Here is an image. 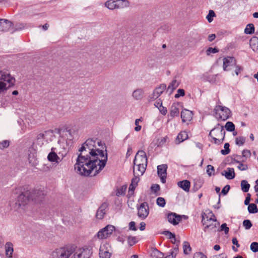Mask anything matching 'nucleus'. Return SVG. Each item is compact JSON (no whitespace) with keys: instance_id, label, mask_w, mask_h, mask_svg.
Instances as JSON below:
<instances>
[{"instance_id":"1","label":"nucleus","mask_w":258,"mask_h":258,"mask_svg":"<svg viewBox=\"0 0 258 258\" xmlns=\"http://www.w3.org/2000/svg\"><path fill=\"white\" fill-rule=\"evenodd\" d=\"M75 164L76 172L82 175L95 176L105 166L107 160L105 145L99 140L89 139L79 150Z\"/></svg>"},{"instance_id":"2","label":"nucleus","mask_w":258,"mask_h":258,"mask_svg":"<svg viewBox=\"0 0 258 258\" xmlns=\"http://www.w3.org/2000/svg\"><path fill=\"white\" fill-rule=\"evenodd\" d=\"M43 193L38 189L27 190L21 192L17 198V202L13 205L15 210L19 209L21 206L27 204L29 200H37L42 198Z\"/></svg>"},{"instance_id":"3","label":"nucleus","mask_w":258,"mask_h":258,"mask_svg":"<svg viewBox=\"0 0 258 258\" xmlns=\"http://www.w3.org/2000/svg\"><path fill=\"white\" fill-rule=\"evenodd\" d=\"M76 246L68 244L54 249L51 254V258H69L75 250Z\"/></svg>"},{"instance_id":"4","label":"nucleus","mask_w":258,"mask_h":258,"mask_svg":"<svg viewBox=\"0 0 258 258\" xmlns=\"http://www.w3.org/2000/svg\"><path fill=\"white\" fill-rule=\"evenodd\" d=\"M15 82V78L8 71H0V94L13 86Z\"/></svg>"},{"instance_id":"5","label":"nucleus","mask_w":258,"mask_h":258,"mask_svg":"<svg viewBox=\"0 0 258 258\" xmlns=\"http://www.w3.org/2000/svg\"><path fill=\"white\" fill-rule=\"evenodd\" d=\"M202 222L205 226L204 230L205 231L209 230L216 231V229L219 225L215 216L211 212L202 214Z\"/></svg>"},{"instance_id":"6","label":"nucleus","mask_w":258,"mask_h":258,"mask_svg":"<svg viewBox=\"0 0 258 258\" xmlns=\"http://www.w3.org/2000/svg\"><path fill=\"white\" fill-rule=\"evenodd\" d=\"M225 131L223 127H215L210 132L209 135L213 139L215 144H221L224 139Z\"/></svg>"},{"instance_id":"7","label":"nucleus","mask_w":258,"mask_h":258,"mask_svg":"<svg viewBox=\"0 0 258 258\" xmlns=\"http://www.w3.org/2000/svg\"><path fill=\"white\" fill-rule=\"evenodd\" d=\"M215 110V116L218 120H226L231 115L229 109L222 105H217Z\"/></svg>"},{"instance_id":"8","label":"nucleus","mask_w":258,"mask_h":258,"mask_svg":"<svg viewBox=\"0 0 258 258\" xmlns=\"http://www.w3.org/2000/svg\"><path fill=\"white\" fill-rule=\"evenodd\" d=\"M73 253L71 258H90L92 252L90 248L84 247L77 250L76 248Z\"/></svg>"},{"instance_id":"9","label":"nucleus","mask_w":258,"mask_h":258,"mask_svg":"<svg viewBox=\"0 0 258 258\" xmlns=\"http://www.w3.org/2000/svg\"><path fill=\"white\" fill-rule=\"evenodd\" d=\"M126 189L127 185L126 184H123L120 186H116V187L115 195L118 198L115 199V204L118 207V209H120L121 206L122 199L121 197H123L125 195Z\"/></svg>"},{"instance_id":"10","label":"nucleus","mask_w":258,"mask_h":258,"mask_svg":"<svg viewBox=\"0 0 258 258\" xmlns=\"http://www.w3.org/2000/svg\"><path fill=\"white\" fill-rule=\"evenodd\" d=\"M113 233V225H107L101 229L97 233L96 236L99 239H106L111 236Z\"/></svg>"},{"instance_id":"11","label":"nucleus","mask_w":258,"mask_h":258,"mask_svg":"<svg viewBox=\"0 0 258 258\" xmlns=\"http://www.w3.org/2000/svg\"><path fill=\"white\" fill-rule=\"evenodd\" d=\"M112 251L113 250L111 244L105 243L100 246V258H110Z\"/></svg>"},{"instance_id":"12","label":"nucleus","mask_w":258,"mask_h":258,"mask_svg":"<svg viewBox=\"0 0 258 258\" xmlns=\"http://www.w3.org/2000/svg\"><path fill=\"white\" fill-rule=\"evenodd\" d=\"M134 163L135 165H147V158L144 151H139L138 152L135 156Z\"/></svg>"},{"instance_id":"13","label":"nucleus","mask_w":258,"mask_h":258,"mask_svg":"<svg viewBox=\"0 0 258 258\" xmlns=\"http://www.w3.org/2000/svg\"><path fill=\"white\" fill-rule=\"evenodd\" d=\"M236 60L233 57L227 56L223 59V69L225 71H229L236 66Z\"/></svg>"},{"instance_id":"14","label":"nucleus","mask_w":258,"mask_h":258,"mask_svg":"<svg viewBox=\"0 0 258 258\" xmlns=\"http://www.w3.org/2000/svg\"><path fill=\"white\" fill-rule=\"evenodd\" d=\"M149 210L147 203H142L138 208V216L142 219H145L149 215Z\"/></svg>"},{"instance_id":"15","label":"nucleus","mask_w":258,"mask_h":258,"mask_svg":"<svg viewBox=\"0 0 258 258\" xmlns=\"http://www.w3.org/2000/svg\"><path fill=\"white\" fill-rule=\"evenodd\" d=\"M167 169V166L166 164H162L157 167L158 176L160 177L161 182L163 183L166 182Z\"/></svg>"},{"instance_id":"16","label":"nucleus","mask_w":258,"mask_h":258,"mask_svg":"<svg viewBox=\"0 0 258 258\" xmlns=\"http://www.w3.org/2000/svg\"><path fill=\"white\" fill-rule=\"evenodd\" d=\"M181 104L179 102H174L171 106L169 116L172 118L177 116L179 114V111L181 108Z\"/></svg>"},{"instance_id":"17","label":"nucleus","mask_w":258,"mask_h":258,"mask_svg":"<svg viewBox=\"0 0 258 258\" xmlns=\"http://www.w3.org/2000/svg\"><path fill=\"white\" fill-rule=\"evenodd\" d=\"M12 26V23L6 19H0V31H9Z\"/></svg>"},{"instance_id":"18","label":"nucleus","mask_w":258,"mask_h":258,"mask_svg":"<svg viewBox=\"0 0 258 258\" xmlns=\"http://www.w3.org/2000/svg\"><path fill=\"white\" fill-rule=\"evenodd\" d=\"M181 118L182 122H188L192 118V112L189 110L184 109L181 112Z\"/></svg>"},{"instance_id":"19","label":"nucleus","mask_w":258,"mask_h":258,"mask_svg":"<svg viewBox=\"0 0 258 258\" xmlns=\"http://www.w3.org/2000/svg\"><path fill=\"white\" fill-rule=\"evenodd\" d=\"M108 205L106 203L102 204L98 209L96 217L98 219H102L103 218L104 215L106 213V209H107Z\"/></svg>"},{"instance_id":"20","label":"nucleus","mask_w":258,"mask_h":258,"mask_svg":"<svg viewBox=\"0 0 258 258\" xmlns=\"http://www.w3.org/2000/svg\"><path fill=\"white\" fill-rule=\"evenodd\" d=\"M129 5L127 0H114V9H123L128 7Z\"/></svg>"},{"instance_id":"21","label":"nucleus","mask_w":258,"mask_h":258,"mask_svg":"<svg viewBox=\"0 0 258 258\" xmlns=\"http://www.w3.org/2000/svg\"><path fill=\"white\" fill-rule=\"evenodd\" d=\"M167 219L169 222L173 225L178 224L179 221L181 220V218L179 216H178L176 214L172 213L168 215Z\"/></svg>"},{"instance_id":"22","label":"nucleus","mask_w":258,"mask_h":258,"mask_svg":"<svg viewBox=\"0 0 258 258\" xmlns=\"http://www.w3.org/2000/svg\"><path fill=\"white\" fill-rule=\"evenodd\" d=\"M165 89L166 85L163 84L160 85L159 87L156 88L154 90L151 98L153 99H157L162 94Z\"/></svg>"},{"instance_id":"23","label":"nucleus","mask_w":258,"mask_h":258,"mask_svg":"<svg viewBox=\"0 0 258 258\" xmlns=\"http://www.w3.org/2000/svg\"><path fill=\"white\" fill-rule=\"evenodd\" d=\"M147 165H135L134 168V173L135 175L141 176L145 172Z\"/></svg>"},{"instance_id":"24","label":"nucleus","mask_w":258,"mask_h":258,"mask_svg":"<svg viewBox=\"0 0 258 258\" xmlns=\"http://www.w3.org/2000/svg\"><path fill=\"white\" fill-rule=\"evenodd\" d=\"M132 96L135 100H141L144 97V91L142 89H137L133 91L132 93Z\"/></svg>"},{"instance_id":"25","label":"nucleus","mask_w":258,"mask_h":258,"mask_svg":"<svg viewBox=\"0 0 258 258\" xmlns=\"http://www.w3.org/2000/svg\"><path fill=\"white\" fill-rule=\"evenodd\" d=\"M54 150V148H52L51 152L47 156V159L50 162H55L56 163H58L59 162V158Z\"/></svg>"},{"instance_id":"26","label":"nucleus","mask_w":258,"mask_h":258,"mask_svg":"<svg viewBox=\"0 0 258 258\" xmlns=\"http://www.w3.org/2000/svg\"><path fill=\"white\" fill-rule=\"evenodd\" d=\"M6 255L8 257H12L14 251L13 244L11 242H7L5 244Z\"/></svg>"},{"instance_id":"27","label":"nucleus","mask_w":258,"mask_h":258,"mask_svg":"<svg viewBox=\"0 0 258 258\" xmlns=\"http://www.w3.org/2000/svg\"><path fill=\"white\" fill-rule=\"evenodd\" d=\"M227 179H232L235 177V172L234 168H227V169L222 173Z\"/></svg>"},{"instance_id":"28","label":"nucleus","mask_w":258,"mask_h":258,"mask_svg":"<svg viewBox=\"0 0 258 258\" xmlns=\"http://www.w3.org/2000/svg\"><path fill=\"white\" fill-rule=\"evenodd\" d=\"M178 186L185 191H188L190 187V183L187 180H183L177 183Z\"/></svg>"},{"instance_id":"29","label":"nucleus","mask_w":258,"mask_h":258,"mask_svg":"<svg viewBox=\"0 0 258 258\" xmlns=\"http://www.w3.org/2000/svg\"><path fill=\"white\" fill-rule=\"evenodd\" d=\"M188 138L187 133L185 131L179 133L176 139V143L180 144V143L186 140Z\"/></svg>"},{"instance_id":"30","label":"nucleus","mask_w":258,"mask_h":258,"mask_svg":"<svg viewBox=\"0 0 258 258\" xmlns=\"http://www.w3.org/2000/svg\"><path fill=\"white\" fill-rule=\"evenodd\" d=\"M249 44L250 47L254 51H258V37H252L250 40Z\"/></svg>"},{"instance_id":"31","label":"nucleus","mask_w":258,"mask_h":258,"mask_svg":"<svg viewBox=\"0 0 258 258\" xmlns=\"http://www.w3.org/2000/svg\"><path fill=\"white\" fill-rule=\"evenodd\" d=\"M44 132L37 134L36 140V143L40 147L44 144L43 141H45Z\"/></svg>"},{"instance_id":"32","label":"nucleus","mask_w":258,"mask_h":258,"mask_svg":"<svg viewBox=\"0 0 258 258\" xmlns=\"http://www.w3.org/2000/svg\"><path fill=\"white\" fill-rule=\"evenodd\" d=\"M139 176L135 175V177L132 179V183L129 187L130 190H134L135 189L140 180Z\"/></svg>"},{"instance_id":"33","label":"nucleus","mask_w":258,"mask_h":258,"mask_svg":"<svg viewBox=\"0 0 258 258\" xmlns=\"http://www.w3.org/2000/svg\"><path fill=\"white\" fill-rule=\"evenodd\" d=\"M179 242H178L177 244V246L173 248L171 251L169 252V254L167 255L166 256H165L164 258H175L178 251V243Z\"/></svg>"},{"instance_id":"34","label":"nucleus","mask_w":258,"mask_h":258,"mask_svg":"<svg viewBox=\"0 0 258 258\" xmlns=\"http://www.w3.org/2000/svg\"><path fill=\"white\" fill-rule=\"evenodd\" d=\"M44 134L46 141H51L54 136L53 132L51 130L44 131Z\"/></svg>"},{"instance_id":"35","label":"nucleus","mask_w":258,"mask_h":258,"mask_svg":"<svg viewBox=\"0 0 258 258\" xmlns=\"http://www.w3.org/2000/svg\"><path fill=\"white\" fill-rule=\"evenodd\" d=\"M241 187L242 190L246 192L249 189L250 185L246 180H243L241 181Z\"/></svg>"},{"instance_id":"36","label":"nucleus","mask_w":258,"mask_h":258,"mask_svg":"<svg viewBox=\"0 0 258 258\" xmlns=\"http://www.w3.org/2000/svg\"><path fill=\"white\" fill-rule=\"evenodd\" d=\"M254 32V27L253 24H248L244 32L245 33L247 34H250L253 33Z\"/></svg>"},{"instance_id":"37","label":"nucleus","mask_w":258,"mask_h":258,"mask_svg":"<svg viewBox=\"0 0 258 258\" xmlns=\"http://www.w3.org/2000/svg\"><path fill=\"white\" fill-rule=\"evenodd\" d=\"M183 252L185 254H188L190 253L191 251V247L190 246L189 243L187 241H184L183 243Z\"/></svg>"},{"instance_id":"38","label":"nucleus","mask_w":258,"mask_h":258,"mask_svg":"<svg viewBox=\"0 0 258 258\" xmlns=\"http://www.w3.org/2000/svg\"><path fill=\"white\" fill-rule=\"evenodd\" d=\"M248 211L250 213H256L258 212L257 206L254 204H249Z\"/></svg>"},{"instance_id":"39","label":"nucleus","mask_w":258,"mask_h":258,"mask_svg":"<svg viewBox=\"0 0 258 258\" xmlns=\"http://www.w3.org/2000/svg\"><path fill=\"white\" fill-rule=\"evenodd\" d=\"M178 84L177 82V81L176 80H174L169 85L168 87V90H170L171 92H172L178 87Z\"/></svg>"},{"instance_id":"40","label":"nucleus","mask_w":258,"mask_h":258,"mask_svg":"<svg viewBox=\"0 0 258 258\" xmlns=\"http://www.w3.org/2000/svg\"><path fill=\"white\" fill-rule=\"evenodd\" d=\"M156 203L159 207L163 208L166 205V201L164 198L159 197L156 200Z\"/></svg>"},{"instance_id":"41","label":"nucleus","mask_w":258,"mask_h":258,"mask_svg":"<svg viewBox=\"0 0 258 258\" xmlns=\"http://www.w3.org/2000/svg\"><path fill=\"white\" fill-rule=\"evenodd\" d=\"M225 127L228 131L232 132L235 130V125L232 122H227L226 123Z\"/></svg>"},{"instance_id":"42","label":"nucleus","mask_w":258,"mask_h":258,"mask_svg":"<svg viewBox=\"0 0 258 258\" xmlns=\"http://www.w3.org/2000/svg\"><path fill=\"white\" fill-rule=\"evenodd\" d=\"M137 242V238L135 236H128L127 238V242L129 245L132 246L136 244Z\"/></svg>"},{"instance_id":"43","label":"nucleus","mask_w":258,"mask_h":258,"mask_svg":"<svg viewBox=\"0 0 258 258\" xmlns=\"http://www.w3.org/2000/svg\"><path fill=\"white\" fill-rule=\"evenodd\" d=\"M245 142V138L243 137H239L236 138L235 143L238 146H242Z\"/></svg>"},{"instance_id":"44","label":"nucleus","mask_w":258,"mask_h":258,"mask_svg":"<svg viewBox=\"0 0 258 258\" xmlns=\"http://www.w3.org/2000/svg\"><path fill=\"white\" fill-rule=\"evenodd\" d=\"M214 168L211 165H208L207 167V173L210 176L214 174Z\"/></svg>"},{"instance_id":"45","label":"nucleus","mask_w":258,"mask_h":258,"mask_svg":"<svg viewBox=\"0 0 258 258\" xmlns=\"http://www.w3.org/2000/svg\"><path fill=\"white\" fill-rule=\"evenodd\" d=\"M215 16V14L213 10H210L208 15L207 16L206 18L209 22H211L213 21V18Z\"/></svg>"},{"instance_id":"46","label":"nucleus","mask_w":258,"mask_h":258,"mask_svg":"<svg viewBox=\"0 0 258 258\" xmlns=\"http://www.w3.org/2000/svg\"><path fill=\"white\" fill-rule=\"evenodd\" d=\"M250 249L254 252L258 251V243L256 242H253L250 244Z\"/></svg>"},{"instance_id":"47","label":"nucleus","mask_w":258,"mask_h":258,"mask_svg":"<svg viewBox=\"0 0 258 258\" xmlns=\"http://www.w3.org/2000/svg\"><path fill=\"white\" fill-rule=\"evenodd\" d=\"M225 150H222L221 151V153L223 155H227L229 153L230 149H229V145L228 143H225L224 145Z\"/></svg>"},{"instance_id":"48","label":"nucleus","mask_w":258,"mask_h":258,"mask_svg":"<svg viewBox=\"0 0 258 258\" xmlns=\"http://www.w3.org/2000/svg\"><path fill=\"white\" fill-rule=\"evenodd\" d=\"M243 226L246 229H249L252 226V224L249 220H244L243 222Z\"/></svg>"},{"instance_id":"49","label":"nucleus","mask_w":258,"mask_h":258,"mask_svg":"<svg viewBox=\"0 0 258 258\" xmlns=\"http://www.w3.org/2000/svg\"><path fill=\"white\" fill-rule=\"evenodd\" d=\"M218 51V49L216 48L209 47L206 50V54L207 55H209L211 53H216Z\"/></svg>"},{"instance_id":"50","label":"nucleus","mask_w":258,"mask_h":258,"mask_svg":"<svg viewBox=\"0 0 258 258\" xmlns=\"http://www.w3.org/2000/svg\"><path fill=\"white\" fill-rule=\"evenodd\" d=\"M142 121V120L141 118L136 119L135 125H136V126L135 128V131L139 132L141 130L142 126L139 125V122Z\"/></svg>"},{"instance_id":"51","label":"nucleus","mask_w":258,"mask_h":258,"mask_svg":"<svg viewBox=\"0 0 258 258\" xmlns=\"http://www.w3.org/2000/svg\"><path fill=\"white\" fill-rule=\"evenodd\" d=\"M239 164L237 166V168L239 170L241 171L246 170L248 169L247 166L246 164H244L239 162H237Z\"/></svg>"},{"instance_id":"52","label":"nucleus","mask_w":258,"mask_h":258,"mask_svg":"<svg viewBox=\"0 0 258 258\" xmlns=\"http://www.w3.org/2000/svg\"><path fill=\"white\" fill-rule=\"evenodd\" d=\"M9 146V142L7 140H5L0 142V149H3L7 148Z\"/></svg>"},{"instance_id":"53","label":"nucleus","mask_w":258,"mask_h":258,"mask_svg":"<svg viewBox=\"0 0 258 258\" xmlns=\"http://www.w3.org/2000/svg\"><path fill=\"white\" fill-rule=\"evenodd\" d=\"M185 95L184 90L182 89H179L177 90V93L175 95V97L177 98L180 96H183Z\"/></svg>"},{"instance_id":"54","label":"nucleus","mask_w":258,"mask_h":258,"mask_svg":"<svg viewBox=\"0 0 258 258\" xmlns=\"http://www.w3.org/2000/svg\"><path fill=\"white\" fill-rule=\"evenodd\" d=\"M234 67L235 68V73L237 76L243 71V68L236 64Z\"/></svg>"},{"instance_id":"55","label":"nucleus","mask_w":258,"mask_h":258,"mask_svg":"<svg viewBox=\"0 0 258 258\" xmlns=\"http://www.w3.org/2000/svg\"><path fill=\"white\" fill-rule=\"evenodd\" d=\"M151 188L152 191L155 193H156L158 191H159L160 189V186L157 184L152 185Z\"/></svg>"},{"instance_id":"56","label":"nucleus","mask_w":258,"mask_h":258,"mask_svg":"<svg viewBox=\"0 0 258 258\" xmlns=\"http://www.w3.org/2000/svg\"><path fill=\"white\" fill-rule=\"evenodd\" d=\"M105 6L108 9L113 10V1L109 0L105 3Z\"/></svg>"},{"instance_id":"57","label":"nucleus","mask_w":258,"mask_h":258,"mask_svg":"<svg viewBox=\"0 0 258 258\" xmlns=\"http://www.w3.org/2000/svg\"><path fill=\"white\" fill-rule=\"evenodd\" d=\"M129 229L133 231H136L137 230L135 222L132 221L129 223Z\"/></svg>"},{"instance_id":"58","label":"nucleus","mask_w":258,"mask_h":258,"mask_svg":"<svg viewBox=\"0 0 258 258\" xmlns=\"http://www.w3.org/2000/svg\"><path fill=\"white\" fill-rule=\"evenodd\" d=\"M221 230L224 231L225 234H227L229 232V228L227 226L226 224H222L221 226Z\"/></svg>"},{"instance_id":"59","label":"nucleus","mask_w":258,"mask_h":258,"mask_svg":"<svg viewBox=\"0 0 258 258\" xmlns=\"http://www.w3.org/2000/svg\"><path fill=\"white\" fill-rule=\"evenodd\" d=\"M167 235L169 236V238L171 239H173L174 241L172 240V243H173L174 244L176 243L175 235L169 231H167Z\"/></svg>"},{"instance_id":"60","label":"nucleus","mask_w":258,"mask_h":258,"mask_svg":"<svg viewBox=\"0 0 258 258\" xmlns=\"http://www.w3.org/2000/svg\"><path fill=\"white\" fill-rule=\"evenodd\" d=\"M230 186L229 185H226L222 190V193L225 195H226L230 189Z\"/></svg>"},{"instance_id":"61","label":"nucleus","mask_w":258,"mask_h":258,"mask_svg":"<svg viewBox=\"0 0 258 258\" xmlns=\"http://www.w3.org/2000/svg\"><path fill=\"white\" fill-rule=\"evenodd\" d=\"M159 109L161 113H162L163 115H165L166 114L167 110L165 107L160 105V108H159Z\"/></svg>"},{"instance_id":"62","label":"nucleus","mask_w":258,"mask_h":258,"mask_svg":"<svg viewBox=\"0 0 258 258\" xmlns=\"http://www.w3.org/2000/svg\"><path fill=\"white\" fill-rule=\"evenodd\" d=\"M194 258H207V256L202 253H196Z\"/></svg>"},{"instance_id":"63","label":"nucleus","mask_w":258,"mask_h":258,"mask_svg":"<svg viewBox=\"0 0 258 258\" xmlns=\"http://www.w3.org/2000/svg\"><path fill=\"white\" fill-rule=\"evenodd\" d=\"M211 258H226V256L224 253H221L218 255L212 256Z\"/></svg>"},{"instance_id":"64","label":"nucleus","mask_w":258,"mask_h":258,"mask_svg":"<svg viewBox=\"0 0 258 258\" xmlns=\"http://www.w3.org/2000/svg\"><path fill=\"white\" fill-rule=\"evenodd\" d=\"M250 200V195L249 194H248L247 195V197H246L245 201H244V204L246 205H247L249 204V202Z\"/></svg>"}]
</instances>
